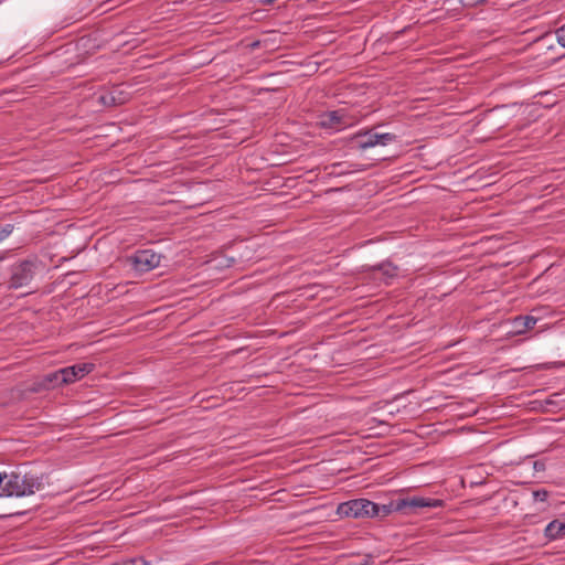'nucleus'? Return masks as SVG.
<instances>
[{
    "label": "nucleus",
    "mask_w": 565,
    "mask_h": 565,
    "mask_svg": "<svg viewBox=\"0 0 565 565\" xmlns=\"http://www.w3.org/2000/svg\"><path fill=\"white\" fill-rule=\"evenodd\" d=\"M276 0H260L259 2L264 6L273 4Z\"/></svg>",
    "instance_id": "obj_20"
},
{
    "label": "nucleus",
    "mask_w": 565,
    "mask_h": 565,
    "mask_svg": "<svg viewBox=\"0 0 565 565\" xmlns=\"http://www.w3.org/2000/svg\"><path fill=\"white\" fill-rule=\"evenodd\" d=\"M99 103L104 106L121 105L126 102L125 98H117L116 92H108L99 96Z\"/></svg>",
    "instance_id": "obj_12"
},
{
    "label": "nucleus",
    "mask_w": 565,
    "mask_h": 565,
    "mask_svg": "<svg viewBox=\"0 0 565 565\" xmlns=\"http://www.w3.org/2000/svg\"><path fill=\"white\" fill-rule=\"evenodd\" d=\"M396 140V136L394 134H377L372 131L358 132L351 138V148L365 150L367 148H373L377 145L386 146L390 142Z\"/></svg>",
    "instance_id": "obj_4"
},
{
    "label": "nucleus",
    "mask_w": 565,
    "mask_h": 565,
    "mask_svg": "<svg viewBox=\"0 0 565 565\" xmlns=\"http://www.w3.org/2000/svg\"><path fill=\"white\" fill-rule=\"evenodd\" d=\"M13 227L14 226L12 224L2 225L0 223V242L3 241L6 237H8L12 233Z\"/></svg>",
    "instance_id": "obj_16"
},
{
    "label": "nucleus",
    "mask_w": 565,
    "mask_h": 565,
    "mask_svg": "<svg viewBox=\"0 0 565 565\" xmlns=\"http://www.w3.org/2000/svg\"><path fill=\"white\" fill-rule=\"evenodd\" d=\"M533 497H534V499H535L536 501H542V502H544V501H546V500H547V498H548V491H547V490H545V489L535 490V491L533 492Z\"/></svg>",
    "instance_id": "obj_17"
},
{
    "label": "nucleus",
    "mask_w": 565,
    "mask_h": 565,
    "mask_svg": "<svg viewBox=\"0 0 565 565\" xmlns=\"http://www.w3.org/2000/svg\"><path fill=\"white\" fill-rule=\"evenodd\" d=\"M534 468H535L536 470H539V468H541V465H539V462L536 461V462H534Z\"/></svg>",
    "instance_id": "obj_22"
},
{
    "label": "nucleus",
    "mask_w": 565,
    "mask_h": 565,
    "mask_svg": "<svg viewBox=\"0 0 565 565\" xmlns=\"http://www.w3.org/2000/svg\"><path fill=\"white\" fill-rule=\"evenodd\" d=\"M36 267V262L30 259L13 265L11 268L9 288L18 289L28 286L35 275Z\"/></svg>",
    "instance_id": "obj_5"
},
{
    "label": "nucleus",
    "mask_w": 565,
    "mask_h": 565,
    "mask_svg": "<svg viewBox=\"0 0 565 565\" xmlns=\"http://www.w3.org/2000/svg\"><path fill=\"white\" fill-rule=\"evenodd\" d=\"M95 369L94 363H78L71 366H66L63 369H60V373L63 376L62 382H65V384L74 383L81 379H83L85 375L93 372Z\"/></svg>",
    "instance_id": "obj_7"
},
{
    "label": "nucleus",
    "mask_w": 565,
    "mask_h": 565,
    "mask_svg": "<svg viewBox=\"0 0 565 565\" xmlns=\"http://www.w3.org/2000/svg\"><path fill=\"white\" fill-rule=\"evenodd\" d=\"M42 478L19 472H0V497H25L42 489Z\"/></svg>",
    "instance_id": "obj_1"
},
{
    "label": "nucleus",
    "mask_w": 565,
    "mask_h": 565,
    "mask_svg": "<svg viewBox=\"0 0 565 565\" xmlns=\"http://www.w3.org/2000/svg\"><path fill=\"white\" fill-rule=\"evenodd\" d=\"M117 565H149V563L146 559H143L142 557H134V558L124 559L121 563H119Z\"/></svg>",
    "instance_id": "obj_15"
},
{
    "label": "nucleus",
    "mask_w": 565,
    "mask_h": 565,
    "mask_svg": "<svg viewBox=\"0 0 565 565\" xmlns=\"http://www.w3.org/2000/svg\"><path fill=\"white\" fill-rule=\"evenodd\" d=\"M445 502L440 499L425 497H404L391 500L387 504H377V513L375 516H387L392 512H402L404 514H417L419 510L425 508H441Z\"/></svg>",
    "instance_id": "obj_2"
},
{
    "label": "nucleus",
    "mask_w": 565,
    "mask_h": 565,
    "mask_svg": "<svg viewBox=\"0 0 565 565\" xmlns=\"http://www.w3.org/2000/svg\"><path fill=\"white\" fill-rule=\"evenodd\" d=\"M45 384L46 383L44 382L43 377L41 376V377L36 379L35 381H33V383L30 385L28 391L30 393H41L43 391H47Z\"/></svg>",
    "instance_id": "obj_14"
},
{
    "label": "nucleus",
    "mask_w": 565,
    "mask_h": 565,
    "mask_svg": "<svg viewBox=\"0 0 565 565\" xmlns=\"http://www.w3.org/2000/svg\"><path fill=\"white\" fill-rule=\"evenodd\" d=\"M258 45H259V41H256V42H254V43H252V44H250V46H252L253 49L257 47Z\"/></svg>",
    "instance_id": "obj_21"
},
{
    "label": "nucleus",
    "mask_w": 565,
    "mask_h": 565,
    "mask_svg": "<svg viewBox=\"0 0 565 565\" xmlns=\"http://www.w3.org/2000/svg\"><path fill=\"white\" fill-rule=\"evenodd\" d=\"M162 256L151 249L137 250L131 256L134 268L140 273L150 271L160 266Z\"/></svg>",
    "instance_id": "obj_6"
},
{
    "label": "nucleus",
    "mask_w": 565,
    "mask_h": 565,
    "mask_svg": "<svg viewBox=\"0 0 565 565\" xmlns=\"http://www.w3.org/2000/svg\"><path fill=\"white\" fill-rule=\"evenodd\" d=\"M557 42L565 47V24L556 30Z\"/></svg>",
    "instance_id": "obj_18"
},
{
    "label": "nucleus",
    "mask_w": 565,
    "mask_h": 565,
    "mask_svg": "<svg viewBox=\"0 0 565 565\" xmlns=\"http://www.w3.org/2000/svg\"><path fill=\"white\" fill-rule=\"evenodd\" d=\"M373 270L381 271L387 278H393L397 276V267L391 263H383L377 266H374Z\"/></svg>",
    "instance_id": "obj_13"
},
{
    "label": "nucleus",
    "mask_w": 565,
    "mask_h": 565,
    "mask_svg": "<svg viewBox=\"0 0 565 565\" xmlns=\"http://www.w3.org/2000/svg\"><path fill=\"white\" fill-rule=\"evenodd\" d=\"M544 536L548 541H556L565 537V522H561L559 520L551 521L545 530Z\"/></svg>",
    "instance_id": "obj_8"
},
{
    "label": "nucleus",
    "mask_w": 565,
    "mask_h": 565,
    "mask_svg": "<svg viewBox=\"0 0 565 565\" xmlns=\"http://www.w3.org/2000/svg\"><path fill=\"white\" fill-rule=\"evenodd\" d=\"M113 92H116L117 98H125L126 99V96L124 95V93L121 90L114 89Z\"/></svg>",
    "instance_id": "obj_19"
},
{
    "label": "nucleus",
    "mask_w": 565,
    "mask_h": 565,
    "mask_svg": "<svg viewBox=\"0 0 565 565\" xmlns=\"http://www.w3.org/2000/svg\"><path fill=\"white\" fill-rule=\"evenodd\" d=\"M42 377H43L44 382L46 383L45 385H46L47 391L60 387L62 385H66L65 382H62L63 376L61 375L60 370H57L55 372L47 373V374L43 375Z\"/></svg>",
    "instance_id": "obj_11"
},
{
    "label": "nucleus",
    "mask_w": 565,
    "mask_h": 565,
    "mask_svg": "<svg viewBox=\"0 0 565 565\" xmlns=\"http://www.w3.org/2000/svg\"><path fill=\"white\" fill-rule=\"evenodd\" d=\"M534 468H535L536 470H539V468H541V465H539V462L536 461V462H534Z\"/></svg>",
    "instance_id": "obj_23"
},
{
    "label": "nucleus",
    "mask_w": 565,
    "mask_h": 565,
    "mask_svg": "<svg viewBox=\"0 0 565 565\" xmlns=\"http://www.w3.org/2000/svg\"><path fill=\"white\" fill-rule=\"evenodd\" d=\"M377 504L367 499H354L338 505L337 513L340 518H374L377 513Z\"/></svg>",
    "instance_id": "obj_3"
},
{
    "label": "nucleus",
    "mask_w": 565,
    "mask_h": 565,
    "mask_svg": "<svg viewBox=\"0 0 565 565\" xmlns=\"http://www.w3.org/2000/svg\"><path fill=\"white\" fill-rule=\"evenodd\" d=\"M343 122V116L339 110L328 111L322 116L321 125L328 128H337Z\"/></svg>",
    "instance_id": "obj_9"
},
{
    "label": "nucleus",
    "mask_w": 565,
    "mask_h": 565,
    "mask_svg": "<svg viewBox=\"0 0 565 565\" xmlns=\"http://www.w3.org/2000/svg\"><path fill=\"white\" fill-rule=\"evenodd\" d=\"M536 322L537 319L532 316H520L514 319V324L518 328V333H522L526 330L533 329Z\"/></svg>",
    "instance_id": "obj_10"
}]
</instances>
